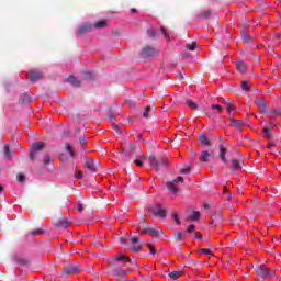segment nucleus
<instances>
[{
  "label": "nucleus",
  "instance_id": "nucleus-1",
  "mask_svg": "<svg viewBox=\"0 0 281 281\" xmlns=\"http://www.w3.org/2000/svg\"><path fill=\"white\" fill-rule=\"evenodd\" d=\"M126 262H131V258L124 254H119L108 259V270L116 280H124L126 276L131 274V269L126 268Z\"/></svg>",
  "mask_w": 281,
  "mask_h": 281
},
{
  "label": "nucleus",
  "instance_id": "nucleus-55",
  "mask_svg": "<svg viewBox=\"0 0 281 281\" xmlns=\"http://www.w3.org/2000/svg\"><path fill=\"white\" fill-rule=\"evenodd\" d=\"M226 111H227L228 113H232V111H235L234 104H233V103H228V104L226 105Z\"/></svg>",
  "mask_w": 281,
  "mask_h": 281
},
{
  "label": "nucleus",
  "instance_id": "nucleus-50",
  "mask_svg": "<svg viewBox=\"0 0 281 281\" xmlns=\"http://www.w3.org/2000/svg\"><path fill=\"white\" fill-rule=\"evenodd\" d=\"M112 128L113 131H115L116 135H122V130L120 128V125L113 124Z\"/></svg>",
  "mask_w": 281,
  "mask_h": 281
},
{
  "label": "nucleus",
  "instance_id": "nucleus-36",
  "mask_svg": "<svg viewBox=\"0 0 281 281\" xmlns=\"http://www.w3.org/2000/svg\"><path fill=\"white\" fill-rule=\"evenodd\" d=\"M201 218V213L199 211H193L190 216V221H199Z\"/></svg>",
  "mask_w": 281,
  "mask_h": 281
},
{
  "label": "nucleus",
  "instance_id": "nucleus-40",
  "mask_svg": "<svg viewBox=\"0 0 281 281\" xmlns=\"http://www.w3.org/2000/svg\"><path fill=\"white\" fill-rule=\"evenodd\" d=\"M198 252L200 254V256H203V254H206V256H214V254H212V250L207 248L199 249Z\"/></svg>",
  "mask_w": 281,
  "mask_h": 281
},
{
  "label": "nucleus",
  "instance_id": "nucleus-20",
  "mask_svg": "<svg viewBox=\"0 0 281 281\" xmlns=\"http://www.w3.org/2000/svg\"><path fill=\"white\" fill-rule=\"evenodd\" d=\"M172 238H173L175 243H186L187 235H186V233L175 232Z\"/></svg>",
  "mask_w": 281,
  "mask_h": 281
},
{
  "label": "nucleus",
  "instance_id": "nucleus-13",
  "mask_svg": "<svg viewBox=\"0 0 281 281\" xmlns=\"http://www.w3.org/2000/svg\"><path fill=\"white\" fill-rule=\"evenodd\" d=\"M268 268L266 265H260L255 268V272L257 273L259 280H265L267 278Z\"/></svg>",
  "mask_w": 281,
  "mask_h": 281
},
{
  "label": "nucleus",
  "instance_id": "nucleus-38",
  "mask_svg": "<svg viewBox=\"0 0 281 281\" xmlns=\"http://www.w3.org/2000/svg\"><path fill=\"white\" fill-rule=\"evenodd\" d=\"M144 157H146L145 155H142L140 157L137 156L135 159H134V164H136V166H138V168H142V166H144V162L139 159H144Z\"/></svg>",
  "mask_w": 281,
  "mask_h": 281
},
{
  "label": "nucleus",
  "instance_id": "nucleus-15",
  "mask_svg": "<svg viewBox=\"0 0 281 281\" xmlns=\"http://www.w3.org/2000/svg\"><path fill=\"white\" fill-rule=\"evenodd\" d=\"M255 104L256 106H258L261 113H267V106H269V103L267 102V100L257 98L255 99Z\"/></svg>",
  "mask_w": 281,
  "mask_h": 281
},
{
  "label": "nucleus",
  "instance_id": "nucleus-51",
  "mask_svg": "<svg viewBox=\"0 0 281 281\" xmlns=\"http://www.w3.org/2000/svg\"><path fill=\"white\" fill-rule=\"evenodd\" d=\"M274 276H276V270L268 268V270H267V278H274Z\"/></svg>",
  "mask_w": 281,
  "mask_h": 281
},
{
  "label": "nucleus",
  "instance_id": "nucleus-44",
  "mask_svg": "<svg viewBox=\"0 0 281 281\" xmlns=\"http://www.w3.org/2000/svg\"><path fill=\"white\" fill-rule=\"evenodd\" d=\"M147 34L150 38H157V31L155 29H148Z\"/></svg>",
  "mask_w": 281,
  "mask_h": 281
},
{
  "label": "nucleus",
  "instance_id": "nucleus-28",
  "mask_svg": "<svg viewBox=\"0 0 281 281\" xmlns=\"http://www.w3.org/2000/svg\"><path fill=\"white\" fill-rule=\"evenodd\" d=\"M149 229H150V225H148L147 223L138 225L139 234H148Z\"/></svg>",
  "mask_w": 281,
  "mask_h": 281
},
{
  "label": "nucleus",
  "instance_id": "nucleus-22",
  "mask_svg": "<svg viewBox=\"0 0 281 281\" xmlns=\"http://www.w3.org/2000/svg\"><path fill=\"white\" fill-rule=\"evenodd\" d=\"M236 69L239 74H247V64L240 59L236 61Z\"/></svg>",
  "mask_w": 281,
  "mask_h": 281
},
{
  "label": "nucleus",
  "instance_id": "nucleus-7",
  "mask_svg": "<svg viewBox=\"0 0 281 281\" xmlns=\"http://www.w3.org/2000/svg\"><path fill=\"white\" fill-rule=\"evenodd\" d=\"M149 164H151V166H154L156 172L157 170H159L160 166H164L165 168L168 167V159L166 158H161L159 160H157V158H155V156H149Z\"/></svg>",
  "mask_w": 281,
  "mask_h": 281
},
{
  "label": "nucleus",
  "instance_id": "nucleus-37",
  "mask_svg": "<svg viewBox=\"0 0 281 281\" xmlns=\"http://www.w3.org/2000/svg\"><path fill=\"white\" fill-rule=\"evenodd\" d=\"M187 106H189V109H193L194 111H196V109H199V105L190 99L187 100Z\"/></svg>",
  "mask_w": 281,
  "mask_h": 281
},
{
  "label": "nucleus",
  "instance_id": "nucleus-31",
  "mask_svg": "<svg viewBox=\"0 0 281 281\" xmlns=\"http://www.w3.org/2000/svg\"><path fill=\"white\" fill-rule=\"evenodd\" d=\"M182 274V271H172L169 273V278H171V280H179V278H181Z\"/></svg>",
  "mask_w": 281,
  "mask_h": 281
},
{
  "label": "nucleus",
  "instance_id": "nucleus-45",
  "mask_svg": "<svg viewBox=\"0 0 281 281\" xmlns=\"http://www.w3.org/2000/svg\"><path fill=\"white\" fill-rule=\"evenodd\" d=\"M65 148H66V150H68L70 157H74V156H75V154H74V147H71V145H70L69 143H66V144H65Z\"/></svg>",
  "mask_w": 281,
  "mask_h": 281
},
{
  "label": "nucleus",
  "instance_id": "nucleus-18",
  "mask_svg": "<svg viewBox=\"0 0 281 281\" xmlns=\"http://www.w3.org/2000/svg\"><path fill=\"white\" fill-rule=\"evenodd\" d=\"M229 120H231V122H232V124H233V126L236 131H240V128H243V126H247V120L246 119L236 120L234 117H231Z\"/></svg>",
  "mask_w": 281,
  "mask_h": 281
},
{
  "label": "nucleus",
  "instance_id": "nucleus-35",
  "mask_svg": "<svg viewBox=\"0 0 281 281\" xmlns=\"http://www.w3.org/2000/svg\"><path fill=\"white\" fill-rule=\"evenodd\" d=\"M180 172L182 175H190V172H192V166L188 165V166H184L180 169Z\"/></svg>",
  "mask_w": 281,
  "mask_h": 281
},
{
  "label": "nucleus",
  "instance_id": "nucleus-47",
  "mask_svg": "<svg viewBox=\"0 0 281 281\" xmlns=\"http://www.w3.org/2000/svg\"><path fill=\"white\" fill-rule=\"evenodd\" d=\"M172 218L177 225H181V220H179V214H177V212L172 213Z\"/></svg>",
  "mask_w": 281,
  "mask_h": 281
},
{
  "label": "nucleus",
  "instance_id": "nucleus-2",
  "mask_svg": "<svg viewBox=\"0 0 281 281\" xmlns=\"http://www.w3.org/2000/svg\"><path fill=\"white\" fill-rule=\"evenodd\" d=\"M83 170L95 173L100 171V161L93 160V158H86L83 162Z\"/></svg>",
  "mask_w": 281,
  "mask_h": 281
},
{
  "label": "nucleus",
  "instance_id": "nucleus-48",
  "mask_svg": "<svg viewBox=\"0 0 281 281\" xmlns=\"http://www.w3.org/2000/svg\"><path fill=\"white\" fill-rule=\"evenodd\" d=\"M83 175H82V170H79V169H76L75 170V178H77V179H83Z\"/></svg>",
  "mask_w": 281,
  "mask_h": 281
},
{
  "label": "nucleus",
  "instance_id": "nucleus-49",
  "mask_svg": "<svg viewBox=\"0 0 281 281\" xmlns=\"http://www.w3.org/2000/svg\"><path fill=\"white\" fill-rule=\"evenodd\" d=\"M187 49H189L190 52H194V49H196V42H192L191 44H188Z\"/></svg>",
  "mask_w": 281,
  "mask_h": 281
},
{
  "label": "nucleus",
  "instance_id": "nucleus-10",
  "mask_svg": "<svg viewBox=\"0 0 281 281\" xmlns=\"http://www.w3.org/2000/svg\"><path fill=\"white\" fill-rule=\"evenodd\" d=\"M198 144L199 146H212V140H210V136H207V134L200 132L198 134Z\"/></svg>",
  "mask_w": 281,
  "mask_h": 281
},
{
  "label": "nucleus",
  "instance_id": "nucleus-52",
  "mask_svg": "<svg viewBox=\"0 0 281 281\" xmlns=\"http://www.w3.org/2000/svg\"><path fill=\"white\" fill-rule=\"evenodd\" d=\"M138 223H139V225H146V217L144 215H139Z\"/></svg>",
  "mask_w": 281,
  "mask_h": 281
},
{
  "label": "nucleus",
  "instance_id": "nucleus-33",
  "mask_svg": "<svg viewBox=\"0 0 281 281\" xmlns=\"http://www.w3.org/2000/svg\"><path fill=\"white\" fill-rule=\"evenodd\" d=\"M125 104H128L130 105V109H132V110H134L135 111V109H137V101H133V100H131V99H127V100H125Z\"/></svg>",
  "mask_w": 281,
  "mask_h": 281
},
{
  "label": "nucleus",
  "instance_id": "nucleus-6",
  "mask_svg": "<svg viewBox=\"0 0 281 281\" xmlns=\"http://www.w3.org/2000/svg\"><path fill=\"white\" fill-rule=\"evenodd\" d=\"M29 80H31V82H36L38 80H43V78L45 77V74H43V70L36 69V68H32L27 74H26Z\"/></svg>",
  "mask_w": 281,
  "mask_h": 281
},
{
  "label": "nucleus",
  "instance_id": "nucleus-3",
  "mask_svg": "<svg viewBox=\"0 0 281 281\" xmlns=\"http://www.w3.org/2000/svg\"><path fill=\"white\" fill-rule=\"evenodd\" d=\"M53 221H54L55 227H59L63 229H67L69 227V221L65 218V215H63V212L60 211L56 213Z\"/></svg>",
  "mask_w": 281,
  "mask_h": 281
},
{
  "label": "nucleus",
  "instance_id": "nucleus-12",
  "mask_svg": "<svg viewBox=\"0 0 281 281\" xmlns=\"http://www.w3.org/2000/svg\"><path fill=\"white\" fill-rule=\"evenodd\" d=\"M137 150H139V145L133 143H128L127 150L126 148H123V153H125L127 157H133Z\"/></svg>",
  "mask_w": 281,
  "mask_h": 281
},
{
  "label": "nucleus",
  "instance_id": "nucleus-30",
  "mask_svg": "<svg viewBox=\"0 0 281 281\" xmlns=\"http://www.w3.org/2000/svg\"><path fill=\"white\" fill-rule=\"evenodd\" d=\"M3 150L5 159H12V149H10V145L5 144Z\"/></svg>",
  "mask_w": 281,
  "mask_h": 281
},
{
  "label": "nucleus",
  "instance_id": "nucleus-63",
  "mask_svg": "<svg viewBox=\"0 0 281 281\" xmlns=\"http://www.w3.org/2000/svg\"><path fill=\"white\" fill-rule=\"evenodd\" d=\"M78 212H85V206L82 204L77 205Z\"/></svg>",
  "mask_w": 281,
  "mask_h": 281
},
{
  "label": "nucleus",
  "instance_id": "nucleus-17",
  "mask_svg": "<svg viewBox=\"0 0 281 281\" xmlns=\"http://www.w3.org/2000/svg\"><path fill=\"white\" fill-rule=\"evenodd\" d=\"M65 276H74L76 273H80V268L78 266H64Z\"/></svg>",
  "mask_w": 281,
  "mask_h": 281
},
{
  "label": "nucleus",
  "instance_id": "nucleus-60",
  "mask_svg": "<svg viewBox=\"0 0 281 281\" xmlns=\"http://www.w3.org/2000/svg\"><path fill=\"white\" fill-rule=\"evenodd\" d=\"M160 32H161V34H164L165 38H169L168 32L166 31L165 27H161Z\"/></svg>",
  "mask_w": 281,
  "mask_h": 281
},
{
  "label": "nucleus",
  "instance_id": "nucleus-21",
  "mask_svg": "<svg viewBox=\"0 0 281 281\" xmlns=\"http://www.w3.org/2000/svg\"><path fill=\"white\" fill-rule=\"evenodd\" d=\"M167 189L171 194H179V187H177V182L175 180L167 182Z\"/></svg>",
  "mask_w": 281,
  "mask_h": 281
},
{
  "label": "nucleus",
  "instance_id": "nucleus-61",
  "mask_svg": "<svg viewBox=\"0 0 281 281\" xmlns=\"http://www.w3.org/2000/svg\"><path fill=\"white\" fill-rule=\"evenodd\" d=\"M176 183H183V177H178L173 180Z\"/></svg>",
  "mask_w": 281,
  "mask_h": 281
},
{
  "label": "nucleus",
  "instance_id": "nucleus-8",
  "mask_svg": "<svg viewBox=\"0 0 281 281\" xmlns=\"http://www.w3.org/2000/svg\"><path fill=\"white\" fill-rule=\"evenodd\" d=\"M218 148H220L218 157L222 159V162H224L225 166H227V164H229V160H227V143H225V140H223L218 145Z\"/></svg>",
  "mask_w": 281,
  "mask_h": 281
},
{
  "label": "nucleus",
  "instance_id": "nucleus-42",
  "mask_svg": "<svg viewBox=\"0 0 281 281\" xmlns=\"http://www.w3.org/2000/svg\"><path fill=\"white\" fill-rule=\"evenodd\" d=\"M45 234V231L41 229V228H37V229H34V231H31V236H41Z\"/></svg>",
  "mask_w": 281,
  "mask_h": 281
},
{
  "label": "nucleus",
  "instance_id": "nucleus-34",
  "mask_svg": "<svg viewBox=\"0 0 281 281\" xmlns=\"http://www.w3.org/2000/svg\"><path fill=\"white\" fill-rule=\"evenodd\" d=\"M212 16V11L207 10L198 15V19H210Z\"/></svg>",
  "mask_w": 281,
  "mask_h": 281
},
{
  "label": "nucleus",
  "instance_id": "nucleus-54",
  "mask_svg": "<svg viewBox=\"0 0 281 281\" xmlns=\"http://www.w3.org/2000/svg\"><path fill=\"white\" fill-rule=\"evenodd\" d=\"M147 247H148L150 254H153V255L157 254V249H155V247H153V244H147Z\"/></svg>",
  "mask_w": 281,
  "mask_h": 281
},
{
  "label": "nucleus",
  "instance_id": "nucleus-27",
  "mask_svg": "<svg viewBox=\"0 0 281 281\" xmlns=\"http://www.w3.org/2000/svg\"><path fill=\"white\" fill-rule=\"evenodd\" d=\"M88 32H91V24H85L78 29V34H87Z\"/></svg>",
  "mask_w": 281,
  "mask_h": 281
},
{
  "label": "nucleus",
  "instance_id": "nucleus-25",
  "mask_svg": "<svg viewBox=\"0 0 281 281\" xmlns=\"http://www.w3.org/2000/svg\"><path fill=\"white\" fill-rule=\"evenodd\" d=\"M67 82L69 85H72V87H80V80H78V78H76L74 75H70L68 78H67Z\"/></svg>",
  "mask_w": 281,
  "mask_h": 281
},
{
  "label": "nucleus",
  "instance_id": "nucleus-9",
  "mask_svg": "<svg viewBox=\"0 0 281 281\" xmlns=\"http://www.w3.org/2000/svg\"><path fill=\"white\" fill-rule=\"evenodd\" d=\"M142 58H153L157 56V48L151 46H145L140 50Z\"/></svg>",
  "mask_w": 281,
  "mask_h": 281
},
{
  "label": "nucleus",
  "instance_id": "nucleus-57",
  "mask_svg": "<svg viewBox=\"0 0 281 281\" xmlns=\"http://www.w3.org/2000/svg\"><path fill=\"white\" fill-rule=\"evenodd\" d=\"M50 161H52V157L45 156V158H44V166H49Z\"/></svg>",
  "mask_w": 281,
  "mask_h": 281
},
{
  "label": "nucleus",
  "instance_id": "nucleus-11",
  "mask_svg": "<svg viewBox=\"0 0 281 281\" xmlns=\"http://www.w3.org/2000/svg\"><path fill=\"white\" fill-rule=\"evenodd\" d=\"M244 164L243 159L232 158L229 168L233 172H238L241 170Z\"/></svg>",
  "mask_w": 281,
  "mask_h": 281
},
{
  "label": "nucleus",
  "instance_id": "nucleus-5",
  "mask_svg": "<svg viewBox=\"0 0 281 281\" xmlns=\"http://www.w3.org/2000/svg\"><path fill=\"white\" fill-rule=\"evenodd\" d=\"M149 214H153V216H159L160 218H166L168 216V211L161 206V204L156 203L155 207L148 209Z\"/></svg>",
  "mask_w": 281,
  "mask_h": 281
},
{
  "label": "nucleus",
  "instance_id": "nucleus-4",
  "mask_svg": "<svg viewBox=\"0 0 281 281\" xmlns=\"http://www.w3.org/2000/svg\"><path fill=\"white\" fill-rule=\"evenodd\" d=\"M46 146H47V143H45V142H37V143L33 144V146L31 147V153H30L31 161H35L36 155H38V153H41V150H44V148Z\"/></svg>",
  "mask_w": 281,
  "mask_h": 281
},
{
  "label": "nucleus",
  "instance_id": "nucleus-26",
  "mask_svg": "<svg viewBox=\"0 0 281 281\" xmlns=\"http://www.w3.org/2000/svg\"><path fill=\"white\" fill-rule=\"evenodd\" d=\"M241 40L243 43H254V37L249 35V33L241 31Z\"/></svg>",
  "mask_w": 281,
  "mask_h": 281
},
{
  "label": "nucleus",
  "instance_id": "nucleus-62",
  "mask_svg": "<svg viewBox=\"0 0 281 281\" xmlns=\"http://www.w3.org/2000/svg\"><path fill=\"white\" fill-rule=\"evenodd\" d=\"M109 120H110V122H115V114L110 113L109 114Z\"/></svg>",
  "mask_w": 281,
  "mask_h": 281
},
{
  "label": "nucleus",
  "instance_id": "nucleus-32",
  "mask_svg": "<svg viewBox=\"0 0 281 281\" xmlns=\"http://www.w3.org/2000/svg\"><path fill=\"white\" fill-rule=\"evenodd\" d=\"M188 265L191 269H196V267H201V263L196 259L189 260Z\"/></svg>",
  "mask_w": 281,
  "mask_h": 281
},
{
  "label": "nucleus",
  "instance_id": "nucleus-46",
  "mask_svg": "<svg viewBox=\"0 0 281 281\" xmlns=\"http://www.w3.org/2000/svg\"><path fill=\"white\" fill-rule=\"evenodd\" d=\"M211 109H213L214 111H217V113H223V106L218 104H212Z\"/></svg>",
  "mask_w": 281,
  "mask_h": 281
},
{
  "label": "nucleus",
  "instance_id": "nucleus-39",
  "mask_svg": "<svg viewBox=\"0 0 281 281\" xmlns=\"http://www.w3.org/2000/svg\"><path fill=\"white\" fill-rule=\"evenodd\" d=\"M222 218H223V215H221V213H215L212 215L213 223H221Z\"/></svg>",
  "mask_w": 281,
  "mask_h": 281
},
{
  "label": "nucleus",
  "instance_id": "nucleus-43",
  "mask_svg": "<svg viewBox=\"0 0 281 281\" xmlns=\"http://www.w3.org/2000/svg\"><path fill=\"white\" fill-rule=\"evenodd\" d=\"M249 81H241V89L243 91H251V88L249 87Z\"/></svg>",
  "mask_w": 281,
  "mask_h": 281
},
{
  "label": "nucleus",
  "instance_id": "nucleus-64",
  "mask_svg": "<svg viewBox=\"0 0 281 281\" xmlns=\"http://www.w3.org/2000/svg\"><path fill=\"white\" fill-rule=\"evenodd\" d=\"M195 238L198 240H201L203 238V235L201 233H195Z\"/></svg>",
  "mask_w": 281,
  "mask_h": 281
},
{
  "label": "nucleus",
  "instance_id": "nucleus-41",
  "mask_svg": "<svg viewBox=\"0 0 281 281\" xmlns=\"http://www.w3.org/2000/svg\"><path fill=\"white\" fill-rule=\"evenodd\" d=\"M261 133H262V135H263V137H267L268 139H269V137H271V131H269V127H263L262 130H261Z\"/></svg>",
  "mask_w": 281,
  "mask_h": 281
},
{
  "label": "nucleus",
  "instance_id": "nucleus-19",
  "mask_svg": "<svg viewBox=\"0 0 281 281\" xmlns=\"http://www.w3.org/2000/svg\"><path fill=\"white\" fill-rule=\"evenodd\" d=\"M13 262H15L16 265H21V267H30L31 261L27 258H22L19 256H13Z\"/></svg>",
  "mask_w": 281,
  "mask_h": 281
},
{
  "label": "nucleus",
  "instance_id": "nucleus-59",
  "mask_svg": "<svg viewBox=\"0 0 281 281\" xmlns=\"http://www.w3.org/2000/svg\"><path fill=\"white\" fill-rule=\"evenodd\" d=\"M80 146H87V137H82L79 139Z\"/></svg>",
  "mask_w": 281,
  "mask_h": 281
},
{
  "label": "nucleus",
  "instance_id": "nucleus-24",
  "mask_svg": "<svg viewBox=\"0 0 281 281\" xmlns=\"http://www.w3.org/2000/svg\"><path fill=\"white\" fill-rule=\"evenodd\" d=\"M32 102V97L27 93H23L19 99V104H30Z\"/></svg>",
  "mask_w": 281,
  "mask_h": 281
},
{
  "label": "nucleus",
  "instance_id": "nucleus-14",
  "mask_svg": "<svg viewBox=\"0 0 281 281\" xmlns=\"http://www.w3.org/2000/svg\"><path fill=\"white\" fill-rule=\"evenodd\" d=\"M132 245L130 249L133 254H139L142 251V245H139V237H132L131 239Z\"/></svg>",
  "mask_w": 281,
  "mask_h": 281
},
{
  "label": "nucleus",
  "instance_id": "nucleus-58",
  "mask_svg": "<svg viewBox=\"0 0 281 281\" xmlns=\"http://www.w3.org/2000/svg\"><path fill=\"white\" fill-rule=\"evenodd\" d=\"M194 229H196V226H194V225L191 224V225L188 227L187 232H188V234H192V232H194Z\"/></svg>",
  "mask_w": 281,
  "mask_h": 281
},
{
  "label": "nucleus",
  "instance_id": "nucleus-16",
  "mask_svg": "<svg viewBox=\"0 0 281 281\" xmlns=\"http://www.w3.org/2000/svg\"><path fill=\"white\" fill-rule=\"evenodd\" d=\"M212 155H214V150H203L200 154L199 157V161H201L202 164H207V161H210V157H212Z\"/></svg>",
  "mask_w": 281,
  "mask_h": 281
},
{
  "label": "nucleus",
  "instance_id": "nucleus-29",
  "mask_svg": "<svg viewBox=\"0 0 281 281\" xmlns=\"http://www.w3.org/2000/svg\"><path fill=\"white\" fill-rule=\"evenodd\" d=\"M106 25H109V22L106 20H101L94 23V27L97 30H102L104 27H106Z\"/></svg>",
  "mask_w": 281,
  "mask_h": 281
},
{
  "label": "nucleus",
  "instance_id": "nucleus-53",
  "mask_svg": "<svg viewBox=\"0 0 281 281\" xmlns=\"http://www.w3.org/2000/svg\"><path fill=\"white\" fill-rule=\"evenodd\" d=\"M16 180L20 182V183H23V181H25V176L23 173H19L18 177H16Z\"/></svg>",
  "mask_w": 281,
  "mask_h": 281
},
{
  "label": "nucleus",
  "instance_id": "nucleus-56",
  "mask_svg": "<svg viewBox=\"0 0 281 281\" xmlns=\"http://www.w3.org/2000/svg\"><path fill=\"white\" fill-rule=\"evenodd\" d=\"M149 111H153V108H151V106L145 108V111H144V113H143V117H148V112H149Z\"/></svg>",
  "mask_w": 281,
  "mask_h": 281
},
{
  "label": "nucleus",
  "instance_id": "nucleus-23",
  "mask_svg": "<svg viewBox=\"0 0 281 281\" xmlns=\"http://www.w3.org/2000/svg\"><path fill=\"white\" fill-rule=\"evenodd\" d=\"M147 234L151 236V238H159V236L164 234V231L160 227H156V228H150Z\"/></svg>",
  "mask_w": 281,
  "mask_h": 281
}]
</instances>
